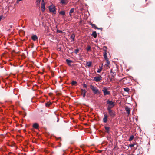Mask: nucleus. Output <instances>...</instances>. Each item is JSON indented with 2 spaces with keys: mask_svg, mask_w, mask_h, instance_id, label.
<instances>
[{
  "mask_svg": "<svg viewBox=\"0 0 155 155\" xmlns=\"http://www.w3.org/2000/svg\"><path fill=\"white\" fill-rule=\"evenodd\" d=\"M90 87L94 94H100L101 92L96 87L91 85Z\"/></svg>",
  "mask_w": 155,
  "mask_h": 155,
  "instance_id": "f257e3e1",
  "label": "nucleus"
},
{
  "mask_svg": "<svg viewBox=\"0 0 155 155\" xmlns=\"http://www.w3.org/2000/svg\"><path fill=\"white\" fill-rule=\"evenodd\" d=\"M107 103L108 104L107 109H111L115 105L114 102H113L112 101H109V100L107 101Z\"/></svg>",
  "mask_w": 155,
  "mask_h": 155,
  "instance_id": "f03ea898",
  "label": "nucleus"
},
{
  "mask_svg": "<svg viewBox=\"0 0 155 155\" xmlns=\"http://www.w3.org/2000/svg\"><path fill=\"white\" fill-rule=\"evenodd\" d=\"M49 10L51 12H52L54 14H55L56 13V8L54 5H52L49 6Z\"/></svg>",
  "mask_w": 155,
  "mask_h": 155,
  "instance_id": "7ed1b4c3",
  "label": "nucleus"
},
{
  "mask_svg": "<svg viewBox=\"0 0 155 155\" xmlns=\"http://www.w3.org/2000/svg\"><path fill=\"white\" fill-rule=\"evenodd\" d=\"M102 91L103 92L104 96L109 95L110 94V92L107 90V88L106 87H104Z\"/></svg>",
  "mask_w": 155,
  "mask_h": 155,
  "instance_id": "20e7f679",
  "label": "nucleus"
},
{
  "mask_svg": "<svg viewBox=\"0 0 155 155\" xmlns=\"http://www.w3.org/2000/svg\"><path fill=\"white\" fill-rule=\"evenodd\" d=\"M110 115L112 117H114L115 115V112L113 111L111 109H107Z\"/></svg>",
  "mask_w": 155,
  "mask_h": 155,
  "instance_id": "39448f33",
  "label": "nucleus"
},
{
  "mask_svg": "<svg viewBox=\"0 0 155 155\" xmlns=\"http://www.w3.org/2000/svg\"><path fill=\"white\" fill-rule=\"evenodd\" d=\"M102 78V77L101 76H97L94 78L93 81L96 82H98L101 80Z\"/></svg>",
  "mask_w": 155,
  "mask_h": 155,
  "instance_id": "423d86ee",
  "label": "nucleus"
},
{
  "mask_svg": "<svg viewBox=\"0 0 155 155\" xmlns=\"http://www.w3.org/2000/svg\"><path fill=\"white\" fill-rule=\"evenodd\" d=\"M41 10L42 12H44L45 9V4L44 0H42L41 4Z\"/></svg>",
  "mask_w": 155,
  "mask_h": 155,
  "instance_id": "0eeeda50",
  "label": "nucleus"
},
{
  "mask_svg": "<svg viewBox=\"0 0 155 155\" xmlns=\"http://www.w3.org/2000/svg\"><path fill=\"white\" fill-rule=\"evenodd\" d=\"M108 116L107 114H105L104 115V118L103 120V121L106 123L107 122V119Z\"/></svg>",
  "mask_w": 155,
  "mask_h": 155,
  "instance_id": "6e6552de",
  "label": "nucleus"
},
{
  "mask_svg": "<svg viewBox=\"0 0 155 155\" xmlns=\"http://www.w3.org/2000/svg\"><path fill=\"white\" fill-rule=\"evenodd\" d=\"M125 110L128 115H129L130 113V109L128 107L126 106L125 107Z\"/></svg>",
  "mask_w": 155,
  "mask_h": 155,
  "instance_id": "1a4fd4ad",
  "label": "nucleus"
},
{
  "mask_svg": "<svg viewBox=\"0 0 155 155\" xmlns=\"http://www.w3.org/2000/svg\"><path fill=\"white\" fill-rule=\"evenodd\" d=\"M81 94L83 95L84 98L86 96V91L85 89H81Z\"/></svg>",
  "mask_w": 155,
  "mask_h": 155,
  "instance_id": "9d476101",
  "label": "nucleus"
},
{
  "mask_svg": "<svg viewBox=\"0 0 155 155\" xmlns=\"http://www.w3.org/2000/svg\"><path fill=\"white\" fill-rule=\"evenodd\" d=\"M105 61L106 62V63L104 65V67H106V68H107V67H110L109 65L110 64V62L109 61V60H107V61Z\"/></svg>",
  "mask_w": 155,
  "mask_h": 155,
  "instance_id": "9b49d317",
  "label": "nucleus"
},
{
  "mask_svg": "<svg viewBox=\"0 0 155 155\" xmlns=\"http://www.w3.org/2000/svg\"><path fill=\"white\" fill-rule=\"evenodd\" d=\"M103 56L104 57V58L105 60V61H107L109 60L108 59V58L107 57V53L106 51H105L104 53H103Z\"/></svg>",
  "mask_w": 155,
  "mask_h": 155,
  "instance_id": "f8f14e48",
  "label": "nucleus"
},
{
  "mask_svg": "<svg viewBox=\"0 0 155 155\" xmlns=\"http://www.w3.org/2000/svg\"><path fill=\"white\" fill-rule=\"evenodd\" d=\"M68 3V1L67 0H61L60 1V3L61 4H64L66 5Z\"/></svg>",
  "mask_w": 155,
  "mask_h": 155,
  "instance_id": "ddd939ff",
  "label": "nucleus"
},
{
  "mask_svg": "<svg viewBox=\"0 0 155 155\" xmlns=\"http://www.w3.org/2000/svg\"><path fill=\"white\" fill-rule=\"evenodd\" d=\"M33 127L36 129H38L39 127L38 124L37 123H35L33 124Z\"/></svg>",
  "mask_w": 155,
  "mask_h": 155,
  "instance_id": "4468645a",
  "label": "nucleus"
},
{
  "mask_svg": "<svg viewBox=\"0 0 155 155\" xmlns=\"http://www.w3.org/2000/svg\"><path fill=\"white\" fill-rule=\"evenodd\" d=\"M66 61L67 63V64H68V65L69 66H71V64L72 62V61L68 59H66Z\"/></svg>",
  "mask_w": 155,
  "mask_h": 155,
  "instance_id": "2eb2a0df",
  "label": "nucleus"
},
{
  "mask_svg": "<svg viewBox=\"0 0 155 155\" xmlns=\"http://www.w3.org/2000/svg\"><path fill=\"white\" fill-rule=\"evenodd\" d=\"M31 38L33 41H35L38 39V37L36 35H34L32 36Z\"/></svg>",
  "mask_w": 155,
  "mask_h": 155,
  "instance_id": "dca6fc26",
  "label": "nucleus"
},
{
  "mask_svg": "<svg viewBox=\"0 0 155 155\" xmlns=\"http://www.w3.org/2000/svg\"><path fill=\"white\" fill-rule=\"evenodd\" d=\"M103 66V64H102L101 66H100L99 67V69H98V70L97 71V73H99L101 71L102 69Z\"/></svg>",
  "mask_w": 155,
  "mask_h": 155,
  "instance_id": "f3484780",
  "label": "nucleus"
},
{
  "mask_svg": "<svg viewBox=\"0 0 155 155\" xmlns=\"http://www.w3.org/2000/svg\"><path fill=\"white\" fill-rule=\"evenodd\" d=\"M104 128L105 130V132L108 133L109 131L110 127H108L105 126Z\"/></svg>",
  "mask_w": 155,
  "mask_h": 155,
  "instance_id": "a211bd4d",
  "label": "nucleus"
},
{
  "mask_svg": "<svg viewBox=\"0 0 155 155\" xmlns=\"http://www.w3.org/2000/svg\"><path fill=\"white\" fill-rule=\"evenodd\" d=\"M92 35L94 37V38H96L97 37V34L96 31H94L93 32Z\"/></svg>",
  "mask_w": 155,
  "mask_h": 155,
  "instance_id": "6ab92c4d",
  "label": "nucleus"
},
{
  "mask_svg": "<svg viewBox=\"0 0 155 155\" xmlns=\"http://www.w3.org/2000/svg\"><path fill=\"white\" fill-rule=\"evenodd\" d=\"M75 37V35L74 34H72L71 35V39H72V40H71V41H74V38Z\"/></svg>",
  "mask_w": 155,
  "mask_h": 155,
  "instance_id": "aec40b11",
  "label": "nucleus"
},
{
  "mask_svg": "<svg viewBox=\"0 0 155 155\" xmlns=\"http://www.w3.org/2000/svg\"><path fill=\"white\" fill-rule=\"evenodd\" d=\"M91 25L92 27H93V28H95V29H99V28H97V27H96V25L94 24H93L92 23H91Z\"/></svg>",
  "mask_w": 155,
  "mask_h": 155,
  "instance_id": "412c9836",
  "label": "nucleus"
},
{
  "mask_svg": "<svg viewBox=\"0 0 155 155\" xmlns=\"http://www.w3.org/2000/svg\"><path fill=\"white\" fill-rule=\"evenodd\" d=\"M51 104L50 102H48L45 104V105L47 107H48Z\"/></svg>",
  "mask_w": 155,
  "mask_h": 155,
  "instance_id": "4be33fe9",
  "label": "nucleus"
},
{
  "mask_svg": "<svg viewBox=\"0 0 155 155\" xmlns=\"http://www.w3.org/2000/svg\"><path fill=\"white\" fill-rule=\"evenodd\" d=\"M91 47L89 45H88L87 47V49H86L87 51L88 52V51H89L91 50Z\"/></svg>",
  "mask_w": 155,
  "mask_h": 155,
  "instance_id": "5701e85b",
  "label": "nucleus"
},
{
  "mask_svg": "<svg viewBox=\"0 0 155 155\" xmlns=\"http://www.w3.org/2000/svg\"><path fill=\"white\" fill-rule=\"evenodd\" d=\"M134 138V136L133 135H131L129 140V141H132Z\"/></svg>",
  "mask_w": 155,
  "mask_h": 155,
  "instance_id": "b1692460",
  "label": "nucleus"
},
{
  "mask_svg": "<svg viewBox=\"0 0 155 155\" xmlns=\"http://www.w3.org/2000/svg\"><path fill=\"white\" fill-rule=\"evenodd\" d=\"M9 145L11 147L14 146H15V143L14 142H12L11 144L10 143H9Z\"/></svg>",
  "mask_w": 155,
  "mask_h": 155,
  "instance_id": "393cba45",
  "label": "nucleus"
},
{
  "mask_svg": "<svg viewBox=\"0 0 155 155\" xmlns=\"http://www.w3.org/2000/svg\"><path fill=\"white\" fill-rule=\"evenodd\" d=\"M92 64V63L91 62H87L86 63V65L88 67H90Z\"/></svg>",
  "mask_w": 155,
  "mask_h": 155,
  "instance_id": "a878e982",
  "label": "nucleus"
},
{
  "mask_svg": "<svg viewBox=\"0 0 155 155\" xmlns=\"http://www.w3.org/2000/svg\"><path fill=\"white\" fill-rule=\"evenodd\" d=\"M60 14L62 15H65V12L64 11H62L60 12Z\"/></svg>",
  "mask_w": 155,
  "mask_h": 155,
  "instance_id": "bb28decb",
  "label": "nucleus"
},
{
  "mask_svg": "<svg viewBox=\"0 0 155 155\" xmlns=\"http://www.w3.org/2000/svg\"><path fill=\"white\" fill-rule=\"evenodd\" d=\"M77 83V82L74 81H73L71 82V84L73 85H75Z\"/></svg>",
  "mask_w": 155,
  "mask_h": 155,
  "instance_id": "cd10ccee",
  "label": "nucleus"
},
{
  "mask_svg": "<svg viewBox=\"0 0 155 155\" xmlns=\"http://www.w3.org/2000/svg\"><path fill=\"white\" fill-rule=\"evenodd\" d=\"M74 8H72L70 10L69 12H70V13H72L73 12H74Z\"/></svg>",
  "mask_w": 155,
  "mask_h": 155,
  "instance_id": "c85d7f7f",
  "label": "nucleus"
},
{
  "mask_svg": "<svg viewBox=\"0 0 155 155\" xmlns=\"http://www.w3.org/2000/svg\"><path fill=\"white\" fill-rule=\"evenodd\" d=\"M79 50L78 49H76L74 51V52L76 54H77L78 52H79Z\"/></svg>",
  "mask_w": 155,
  "mask_h": 155,
  "instance_id": "c756f323",
  "label": "nucleus"
},
{
  "mask_svg": "<svg viewBox=\"0 0 155 155\" xmlns=\"http://www.w3.org/2000/svg\"><path fill=\"white\" fill-rule=\"evenodd\" d=\"M134 144H130L129 145V146L130 147H134Z\"/></svg>",
  "mask_w": 155,
  "mask_h": 155,
  "instance_id": "7c9ffc66",
  "label": "nucleus"
},
{
  "mask_svg": "<svg viewBox=\"0 0 155 155\" xmlns=\"http://www.w3.org/2000/svg\"><path fill=\"white\" fill-rule=\"evenodd\" d=\"M129 90V89L128 88H126L124 89V91H128Z\"/></svg>",
  "mask_w": 155,
  "mask_h": 155,
  "instance_id": "2f4dec72",
  "label": "nucleus"
},
{
  "mask_svg": "<svg viewBox=\"0 0 155 155\" xmlns=\"http://www.w3.org/2000/svg\"><path fill=\"white\" fill-rule=\"evenodd\" d=\"M57 33H61L62 32L61 31L59 30H57Z\"/></svg>",
  "mask_w": 155,
  "mask_h": 155,
  "instance_id": "473e14b6",
  "label": "nucleus"
},
{
  "mask_svg": "<svg viewBox=\"0 0 155 155\" xmlns=\"http://www.w3.org/2000/svg\"><path fill=\"white\" fill-rule=\"evenodd\" d=\"M41 0H37L36 1L38 3H40Z\"/></svg>",
  "mask_w": 155,
  "mask_h": 155,
  "instance_id": "72a5a7b5",
  "label": "nucleus"
},
{
  "mask_svg": "<svg viewBox=\"0 0 155 155\" xmlns=\"http://www.w3.org/2000/svg\"><path fill=\"white\" fill-rule=\"evenodd\" d=\"M83 87L86 88L87 87V85L86 84H83Z\"/></svg>",
  "mask_w": 155,
  "mask_h": 155,
  "instance_id": "f704fd0d",
  "label": "nucleus"
},
{
  "mask_svg": "<svg viewBox=\"0 0 155 155\" xmlns=\"http://www.w3.org/2000/svg\"><path fill=\"white\" fill-rule=\"evenodd\" d=\"M22 0H17V1H16V2L17 3H19V1H22Z\"/></svg>",
  "mask_w": 155,
  "mask_h": 155,
  "instance_id": "c9c22d12",
  "label": "nucleus"
},
{
  "mask_svg": "<svg viewBox=\"0 0 155 155\" xmlns=\"http://www.w3.org/2000/svg\"><path fill=\"white\" fill-rule=\"evenodd\" d=\"M110 72H111V73H114V72L113 71V69H111V70Z\"/></svg>",
  "mask_w": 155,
  "mask_h": 155,
  "instance_id": "e433bc0d",
  "label": "nucleus"
},
{
  "mask_svg": "<svg viewBox=\"0 0 155 155\" xmlns=\"http://www.w3.org/2000/svg\"><path fill=\"white\" fill-rule=\"evenodd\" d=\"M2 18V16H0V21H1V19Z\"/></svg>",
  "mask_w": 155,
  "mask_h": 155,
  "instance_id": "4c0bfd02",
  "label": "nucleus"
},
{
  "mask_svg": "<svg viewBox=\"0 0 155 155\" xmlns=\"http://www.w3.org/2000/svg\"><path fill=\"white\" fill-rule=\"evenodd\" d=\"M71 14L72 13H70V12H69V15L71 17L72 16Z\"/></svg>",
  "mask_w": 155,
  "mask_h": 155,
  "instance_id": "58836bf2",
  "label": "nucleus"
}]
</instances>
